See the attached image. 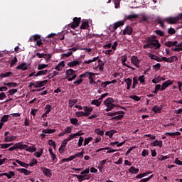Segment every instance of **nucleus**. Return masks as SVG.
Segmentation results:
<instances>
[{
    "mask_svg": "<svg viewBox=\"0 0 182 182\" xmlns=\"http://www.w3.org/2000/svg\"><path fill=\"white\" fill-rule=\"evenodd\" d=\"M16 144V149H18L19 150H23L28 147L26 144H22L21 143H17Z\"/></svg>",
    "mask_w": 182,
    "mask_h": 182,
    "instance_id": "c756f323",
    "label": "nucleus"
},
{
    "mask_svg": "<svg viewBox=\"0 0 182 182\" xmlns=\"http://www.w3.org/2000/svg\"><path fill=\"white\" fill-rule=\"evenodd\" d=\"M168 157L167 156H164V155H159L158 156V160L159 161H164V160H167Z\"/></svg>",
    "mask_w": 182,
    "mask_h": 182,
    "instance_id": "5fc2aeb1",
    "label": "nucleus"
},
{
    "mask_svg": "<svg viewBox=\"0 0 182 182\" xmlns=\"http://www.w3.org/2000/svg\"><path fill=\"white\" fill-rule=\"evenodd\" d=\"M177 41H168L164 43L165 46L168 48H171V46H176L177 45Z\"/></svg>",
    "mask_w": 182,
    "mask_h": 182,
    "instance_id": "2f4dec72",
    "label": "nucleus"
},
{
    "mask_svg": "<svg viewBox=\"0 0 182 182\" xmlns=\"http://www.w3.org/2000/svg\"><path fill=\"white\" fill-rule=\"evenodd\" d=\"M91 105H92L93 106H96L97 107H99V106H100V105H102V101H101V100H100V98H98L97 100L95 99L91 101Z\"/></svg>",
    "mask_w": 182,
    "mask_h": 182,
    "instance_id": "393cba45",
    "label": "nucleus"
},
{
    "mask_svg": "<svg viewBox=\"0 0 182 182\" xmlns=\"http://www.w3.org/2000/svg\"><path fill=\"white\" fill-rule=\"evenodd\" d=\"M95 133H96V134H98V136H105V131L101 130L99 128H97L95 129Z\"/></svg>",
    "mask_w": 182,
    "mask_h": 182,
    "instance_id": "49530a36",
    "label": "nucleus"
},
{
    "mask_svg": "<svg viewBox=\"0 0 182 182\" xmlns=\"http://www.w3.org/2000/svg\"><path fill=\"white\" fill-rule=\"evenodd\" d=\"M121 62H122L123 66H126L129 69H134V68H132V66H130L127 63H126V62H127V55H122L121 57Z\"/></svg>",
    "mask_w": 182,
    "mask_h": 182,
    "instance_id": "2eb2a0df",
    "label": "nucleus"
},
{
    "mask_svg": "<svg viewBox=\"0 0 182 182\" xmlns=\"http://www.w3.org/2000/svg\"><path fill=\"white\" fill-rule=\"evenodd\" d=\"M48 151L52 159V161H53L54 163H56V161H58V158L56 157V155L53 153V149H52V148H49Z\"/></svg>",
    "mask_w": 182,
    "mask_h": 182,
    "instance_id": "4be33fe9",
    "label": "nucleus"
},
{
    "mask_svg": "<svg viewBox=\"0 0 182 182\" xmlns=\"http://www.w3.org/2000/svg\"><path fill=\"white\" fill-rule=\"evenodd\" d=\"M16 162H17L18 164H19L20 166H21V167H25V168H28V167H29V165H28V164H26L24 162H22L21 161L19 160H16Z\"/></svg>",
    "mask_w": 182,
    "mask_h": 182,
    "instance_id": "09e8293b",
    "label": "nucleus"
},
{
    "mask_svg": "<svg viewBox=\"0 0 182 182\" xmlns=\"http://www.w3.org/2000/svg\"><path fill=\"white\" fill-rule=\"evenodd\" d=\"M58 75H59V72L58 71H53L51 73H49L47 76V77H48V79H52L53 77H55V76H58Z\"/></svg>",
    "mask_w": 182,
    "mask_h": 182,
    "instance_id": "de8ad7c7",
    "label": "nucleus"
},
{
    "mask_svg": "<svg viewBox=\"0 0 182 182\" xmlns=\"http://www.w3.org/2000/svg\"><path fill=\"white\" fill-rule=\"evenodd\" d=\"M48 144L49 146H51L52 147H53L54 150L56 149V143L52 139L48 140Z\"/></svg>",
    "mask_w": 182,
    "mask_h": 182,
    "instance_id": "bf43d9fd",
    "label": "nucleus"
},
{
    "mask_svg": "<svg viewBox=\"0 0 182 182\" xmlns=\"http://www.w3.org/2000/svg\"><path fill=\"white\" fill-rule=\"evenodd\" d=\"M174 52H181L182 51V47L181 46H178V44L176 45L175 48H172Z\"/></svg>",
    "mask_w": 182,
    "mask_h": 182,
    "instance_id": "69168bd1",
    "label": "nucleus"
},
{
    "mask_svg": "<svg viewBox=\"0 0 182 182\" xmlns=\"http://www.w3.org/2000/svg\"><path fill=\"white\" fill-rule=\"evenodd\" d=\"M151 146H153V147L158 146L160 149H161V147H163V141H159V140L156 139L154 141L151 143Z\"/></svg>",
    "mask_w": 182,
    "mask_h": 182,
    "instance_id": "a211bd4d",
    "label": "nucleus"
},
{
    "mask_svg": "<svg viewBox=\"0 0 182 182\" xmlns=\"http://www.w3.org/2000/svg\"><path fill=\"white\" fill-rule=\"evenodd\" d=\"M131 63L136 66V68H139V65H140V60L136 55H133L131 58Z\"/></svg>",
    "mask_w": 182,
    "mask_h": 182,
    "instance_id": "9b49d317",
    "label": "nucleus"
},
{
    "mask_svg": "<svg viewBox=\"0 0 182 182\" xmlns=\"http://www.w3.org/2000/svg\"><path fill=\"white\" fill-rule=\"evenodd\" d=\"M83 154H85V151H82L81 152H78L73 156V160H75V159H77V157H78L79 159L83 157Z\"/></svg>",
    "mask_w": 182,
    "mask_h": 182,
    "instance_id": "e433bc0d",
    "label": "nucleus"
},
{
    "mask_svg": "<svg viewBox=\"0 0 182 182\" xmlns=\"http://www.w3.org/2000/svg\"><path fill=\"white\" fill-rule=\"evenodd\" d=\"M80 23V18H74L73 23H70L65 26V31H67V32H69V30L71 29H75L79 26Z\"/></svg>",
    "mask_w": 182,
    "mask_h": 182,
    "instance_id": "7ed1b4c3",
    "label": "nucleus"
},
{
    "mask_svg": "<svg viewBox=\"0 0 182 182\" xmlns=\"http://www.w3.org/2000/svg\"><path fill=\"white\" fill-rule=\"evenodd\" d=\"M162 60H164V62H167L168 63H173V62H177V60H178V57L176 55L169 58L162 57Z\"/></svg>",
    "mask_w": 182,
    "mask_h": 182,
    "instance_id": "0eeeda50",
    "label": "nucleus"
},
{
    "mask_svg": "<svg viewBox=\"0 0 182 182\" xmlns=\"http://www.w3.org/2000/svg\"><path fill=\"white\" fill-rule=\"evenodd\" d=\"M124 116V112L117 111L116 112V115L112 118V120H120Z\"/></svg>",
    "mask_w": 182,
    "mask_h": 182,
    "instance_id": "f8f14e48",
    "label": "nucleus"
},
{
    "mask_svg": "<svg viewBox=\"0 0 182 182\" xmlns=\"http://www.w3.org/2000/svg\"><path fill=\"white\" fill-rule=\"evenodd\" d=\"M92 140H93L92 137L86 138L84 141V146H87V144L92 141Z\"/></svg>",
    "mask_w": 182,
    "mask_h": 182,
    "instance_id": "052dcab7",
    "label": "nucleus"
},
{
    "mask_svg": "<svg viewBox=\"0 0 182 182\" xmlns=\"http://www.w3.org/2000/svg\"><path fill=\"white\" fill-rule=\"evenodd\" d=\"M86 76H87V73H84L81 75H80L79 76V79L74 81V85H80V83H82V82H83V78L86 77Z\"/></svg>",
    "mask_w": 182,
    "mask_h": 182,
    "instance_id": "4468645a",
    "label": "nucleus"
},
{
    "mask_svg": "<svg viewBox=\"0 0 182 182\" xmlns=\"http://www.w3.org/2000/svg\"><path fill=\"white\" fill-rule=\"evenodd\" d=\"M14 140H16V136L11 135V136H6L4 138V141H6V143L9 141H14Z\"/></svg>",
    "mask_w": 182,
    "mask_h": 182,
    "instance_id": "bb28decb",
    "label": "nucleus"
},
{
    "mask_svg": "<svg viewBox=\"0 0 182 182\" xmlns=\"http://www.w3.org/2000/svg\"><path fill=\"white\" fill-rule=\"evenodd\" d=\"M50 110H52V106L50 105H47L45 107V113L42 115V117H48V114L50 113Z\"/></svg>",
    "mask_w": 182,
    "mask_h": 182,
    "instance_id": "f3484780",
    "label": "nucleus"
},
{
    "mask_svg": "<svg viewBox=\"0 0 182 182\" xmlns=\"http://www.w3.org/2000/svg\"><path fill=\"white\" fill-rule=\"evenodd\" d=\"M132 33H133L132 26H127L123 31V35H132Z\"/></svg>",
    "mask_w": 182,
    "mask_h": 182,
    "instance_id": "aec40b11",
    "label": "nucleus"
},
{
    "mask_svg": "<svg viewBox=\"0 0 182 182\" xmlns=\"http://www.w3.org/2000/svg\"><path fill=\"white\" fill-rule=\"evenodd\" d=\"M89 173H90V169L86 168L85 170L82 171L80 173V174H81V176H85V177H86V174H89Z\"/></svg>",
    "mask_w": 182,
    "mask_h": 182,
    "instance_id": "338daca9",
    "label": "nucleus"
},
{
    "mask_svg": "<svg viewBox=\"0 0 182 182\" xmlns=\"http://www.w3.org/2000/svg\"><path fill=\"white\" fill-rule=\"evenodd\" d=\"M137 16H139L137 14H129L128 16H126L124 17V19L126 21H127V20L132 21V19H136V18H137Z\"/></svg>",
    "mask_w": 182,
    "mask_h": 182,
    "instance_id": "c85d7f7f",
    "label": "nucleus"
},
{
    "mask_svg": "<svg viewBox=\"0 0 182 182\" xmlns=\"http://www.w3.org/2000/svg\"><path fill=\"white\" fill-rule=\"evenodd\" d=\"M74 177H77L79 182L84 181L85 176L83 175H74Z\"/></svg>",
    "mask_w": 182,
    "mask_h": 182,
    "instance_id": "3c124183",
    "label": "nucleus"
},
{
    "mask_svg": "<svg viewBox=\"0 0 182 182\" xmlns=\"http://www.w3.org/2000/svg\"><path fill=\"white\" fill-rule=\"evenodd\" d=\"M124 82H125L126 85H127V90H130V88L132 87V85L133 83V80L130 77L128 78H125L124 80Z\"/></svg>",
    "mask_w": 182,
    "mask_h": 182,
    "instance_id": "6ab92c4d",
    "label": "nucleus"
},
{
    "mask_svg": "<svg viewBox=\"0 0 182 182\" xmlns=\"http://www.w3.org/2000/svg\"><path fill=\"white\" fill-rule=\"evenodd\" d=\"M82 63V61L75 60L67 63L68 68H75V66H79Z\"/></svg>",
    "mask_w": 182,
    "mask_h": 182,
    "instance_id": "ddd939ff",
    "label": "nucleus"
},
{
    "mask_svg": "<svg viewBox=\"0 0 182 182\" xmlns=\"http://www.w3.org/2000/svg\"><path fill=\"white\" fill-rule=\"evenodd\" d=\"M75 134H71L70 135H69L66 139L65 141H70L71 140H73V139H75Z\"/></svg>",
    "mask_w": 182,
    "mask_h": 182,
    "instance_id": "0e129e2a",
    "label": "nucleus"
},
{
    "mask_svg": "<svg viewBox=\"0 0 182 182\" xmlns=\"http://www.w3.org/2000/svg\"><path fill=\"white\" fill-rule=\"evenodd\" d=\"M28 68L29 65L26 63H22L16 68V69L19 70H28Z\"/></svg>",
    "mask_w": 182,
    "mask_h": 182,
    "instance_id": "dca6fc26",
    "label": "nucleus"
},
{
    "mask_svg": "<svg viewBox=\"0 0 182 182\" xmlns=\"http://www.w3.org/2000/svg\"><path fill=\"white\" fill-rule=\"evenodd\" d=\"M165 134L167 136H170L171 137H173L174 136H181V132H166Z\"/></svg>",
    "mask_w": 182,
    "mask_h": 182,
    "instance_id": "473e14b6",
    "label": "nucleus"
},
{
    "mask_svg": "<svg viewBox=\"0 0 182 182\" xmlns=\"http://www.w3.org/2000/svg\"><path fill=\"white\" fill-rule=\"evenodd\" d=\"M49 65L48 64H38V70H43V69H46V68H48Z\"/></svg>",
    "mask_w": 182,
    "mask_h": 182,
    "instance_id": "ea45409f",
    "label": "nucleus"
},
{
    "mask_svg": "<svg viewBox=\"0 0 182 182\" xmlns=\"http://www.w3.org/2000/svg\"><path fill=\"white\" fill-rule=\"evenodd\" d=\"M41 171H42L43 174H44V176L46 177H52V170L46 168V167H41Z\"/></svg>",
    "mask_w": 182,
    "mask_h": 182,
    "instance_id": "6e6552de",
    "label": "nucleus"
},
{
    "mask_svg": "<svg viewBox=\"0 0 182 182\" xmlns=\"http://www.w3.org/2000/svg\"><path fill=\"white\" fill-rule=\"evenodd\" d=\"M67 77H68V82H72V80L76 79L77 75L75 74V71L73 69H68L65 72Z\"/></svg>",
    "mask_w": 182,
    "mask_h": 182,
    "instance_id": "39448f33",
    "label": "nucleus"
},
{
    "mask_svg": "<svg viewBox=\"0 0 182 182\" xmlns=\"http://www.w3.org/2000/svg\"><path fill=\"white\" fill-rule=\"evenodd\" d=\"M31 42H36V45L38 46H41L43 43H42V39H41V36L40 35H34L30 38Z\"/></svg>",
    "mask_w": 182,
    "mask_h": 182,
    "instance_id": "423d86ee",
    "label": "nucleus"
},
{
    "mask_svg": "<svg viewBox=\"0 0 182 182\" xmlns=\"http://www.w3.org/2000/svg\"><path fill=\"white\" fill-rule=\"evenodd\" d=\"M65 67V61L60 62L55 67V70H58V72L62 71L63 68Z\"/></svg>",
    "mask_w": 182,
    "mask_h": 182,
    "instance_id": "b1692460",
    "label": "nucleus"
},
{
    "mask_svg": "<svg viewBox=\"0 0 182 182\" xmlns=\"http://www.w3.org/2000/svg\"><path fill=\"white\" fill-rule=\"evenodd\" d=\"M146 45L144 46V49H160L161 48V45L159 40H156V37L155 36H151L147 37L144 40Z\"/></svg>",
    "mask_w": 182,
    "mask_h": 182,
    "instance_id": "f257e3e1",
    "label": "nucleus"
},
{
    "mask_svg": "<svg viewBox=\"0 0 182 182\" xmlns=\"http://www.w3.org/2000/svg\"><path fill=\"white\" fill-rule=\"evenodd\" d=\"M16 92H18V89H11L8 91L9 96H14Z\"/></svg>",
    "mask_w": 182,
    "mask_h": 182,
    "instance_id": "13d9d810",
    "label": "nucleus"
},
{
    "mask_svg": "<svg viewBox=\"0 0 182 182\" xmlns=\"http://www.w3.org/2000/svg\"><path fill=\"white\" fill-rule=\"evenodd\" d=\"M149 58H151V59H153L154 60H157V62H159V59H160L159 58V56H156L155 55H153L151 53H149L148 55Z\"/></svg>",
    "mask_w": 182,
    "mask_h": 182,
    "instance_id": "4d7b16f0",
    "label": "nucleus"
},
{
    "mask_svg": "<svg viewBox=\"0 0 182 182\" xmlns=\"http://www.w3.org/2000/svg\"><path fill=\"white\" fill-rule=\"evenodd\" d=\"M36 164H38V161L36 159H32L28 166H30V167H33Z\"/></svg>",
    "mask_w": 182,
    "mask_h": 182,
    "instance_id": "680f3d73",
    "label": "nucleus"
},
{
    "mask_svg": "<svg viewBox=\"0 0 182 182\" xmlns=\"http://www.w3.org/2000/svg\"><path fill=\"white\" fill-rule=\"evenodd\" d=\"M99 59V56L94 57L92 59H90L87 60H85L84 63L85 65H90V63H92V62H96Z\"/></svg>",
    "mask_w": 182,
    "mask_h": 182,
    "instance_id": "72a5a7b5",
    "label": "nucleus"
},
{
    "mask_svg": "<svg viewBox=\"0 0 182 182\" xmlns=\"http://www.w3.org/2000/svg\"><path fill=\"white\" fill-rule=\"evenodd\" d=\"M48 73V70H43L38 71L35 75V77H38V76H43V75H46Z\"/></svg>",
    "mask_w": 182,
    "mask_h": 182,
    "instance_id": "4c0bfd02",
    "label": "nucleus"
},
{
    "mask_svg": "<svg viewBox=\"0 0 182 182\" xmlns=\"http://www.w3.org/2000/svg\"><path fill=\"white\" fill-rule=\"evenodd\" d=\"M89 27V21L85 20L82 21V25L80 26L81 29H87Z\"/></svg>",
    "mask_w": 182,
    "mask_h": 182,
    "instance_id": "c9c22d12",
    "label": "nucleus"
},
{
    "mask_svg": "<svg viewBox=\"0 0 182 182\" xmlns=\"http://www.w3.org/2000/svg\"><path fill=\"white\" fill-rule=\"evenodd\" d=\"M137 85H139V79L137 78V77H134L133 78V83H132V88L136 89V86H137Z\"/></svg>",
    "mask_w": 182,
    "mask_h": 182,
    "instance_id": "37998d69",
    "label": "nucleus"
},
{
    "mask_svg": "<svg viewBox=\"0 0 182 182\" xmlns=\"http://www.w3.org/2000/svg\"><path fill=\"white\" fill-rule=\"evenodd\" d=\"M70 123L71 124H74V126H76L77 123H79V121L76 118H72L70 119Z\"/></svg>",
    "mask_w": 182,
    "mask_h": 182,
    "instance_id": "e2e57ef3",
    "label": "nucleus"
},
{
    "mask_svg": "<svg viewBox=\"0 0 182 182\" xmlns=\"http://www.w3.org/2000/svg\"><path fill=\"white\" fill-rule=\"evenodd\" d=\"M42 154H43V149L42 148L40 149V151H36L34 153V155L36 156V157H38V158L41 157Z\"/></svg>",
    "mask_w": 182,
    "mask_h": 182,
    "instance_id": "864d4df0",
    "label": "nucleus"
},
{
    "mask_svg": "<svg viewBox=\"0 0 182 182\" xmlns=\"http://www.w3.org/2000/svg\"><path fill=\"white\" fill-rule=\"evenodd\" d=\"M114 133H117V132L114 129L107 131L105 132V136H108L109 137V139H112V137H113V134H114Z\"/></svg>",
    "mask_w": 182,
    "mask_h": 182,
    "instance_id": "7c9ffc66",
    "label": "nucleus"
},
{
    "mask_svg": "<svg viewBox=\"0 0 182 182\" xmlns=\"http://www.w3.org/2000/svg\"><path fill=\"white\" fill-rule=\"evenodd\" d=\"M4 174L9 179H11V178H12V177L15 176V172H14V171H9V173H4Z\"/></svg>",
    "mask_w": 182,
    "mask_h": 182,
    "instance_id": "a19ab883",
    "label": "nucleus"
},
{
    "mask_svg": "<svg viewBox=\"0 0 182 182\" xmlns=\"http://www.w3.org/2000/svg\"><path fill=\"white\" fill-rule=\"evenodd\" d=\"M17 171H18V173H22L23 174H25V176H29L31 174L30 171H28L27 169H25L23 168H17Z\"/></svg>",
    "mask_w": 182,
    "mask_h": 182,
    "instance_id": "a878e982",
    "label": "nucleus"
},
{
    "mask_svg": "<svg viewBox=\"0 0 182 182\" xmlns=\"http://www.w3.org/2000/svg\"><path fill=\"white\" fill-rule=\"evenodd\" d=\"M97 66H96L95 68H94V69L95 70H97V69H98V70L100 71V72H103V69H104V68H105V62H103L102 60H100V59H98V60H97Z\"/></svg>",
    "mask_w": 182,
    "mask_h": 182,
    "instance_id": "1a4fd4ad",
    "label": "nucleus"
},
{
    "mask_svg": "<svg viewBox=\"0 0 182 182\" xmlns=\"http://www.w3.org/2000/svg\"><path fill=\"white\" fill-rule=\"evenodd\" d=\"M104 105L106 106V112H110L113 110L116 105H114V100L112 97H109L104 101Z\"/></svg>",
    "mask_w": 182,
    "mask_h": 182,
    "instance_id": "f03ea898",
    "label": "nucleus"
},
{
    "mask_svg": "<svg viewBox=\"0 0 182 182\" xmlns=\"http://www.w3.org/2000/svg\"><path fill=\"white\" fill-rule=\"evenodd\" d=\"M129 171L131 173V174H137V173H139V168H136L134 166H131L129 168Z\"/></svg>",
    "mask_w": 182,
    "mask_h": 182,
    "instance_id": "58836bf2",
    "label": "nucleus"
},
{
    "mask_svg": "<svg viewBox=\"0 0 182 182\" xmlns=\"http://www.w3.org/2000/svg\"><path fill=\"white\" fill-rule=\"evenodd\" d=\"M180 20L182 21V14H179L178 16L176 17H168L166 18V21L171 25L177 23Z\"/></svg>",
    "mask_w": 182,
    "mask_h": 182,
    "instance_id": "20e7f679",
    "label": "nucleus"
},
{
    "mask_svg": "<svg viewBox=\"0 0 182 182\" xmlns=\"http://www.w3.org/2000/svg\"><path fill=\"white\" fill-rule=\"evenodd\" d=\"M3 85L4 86H9V87H16L18 86L16 82H4Z\"/></svg>",
    "mask_w": 182,
    "mask_h": 182,
    "instance_id": "a18cd8bd",
    "label": "nucleus"
},
{
    "mask_svg": "<svg viewBox=\"0 0 182 182\" xmlns=\"http://www.w3.org/2000/svg\"><path fill=\"white\" fill-rule=\"evenodd\" d=\"M138 80L141 85H146V77L144 75L139 76Z\"/></svg>",
    "mask_w": 182,
    "mask_h": 182,
    "instance_id": "c03bdc74",
    "label": "nucleus"
},
{
    "mask_svg": "<svg viewBox=\"0 0 182 182\" xmlns=\"http://www.w3.org/2000/svg\"><path fill=\"white\" fill-rule=\"evenodd\" d=\"M173 80H170L164 82L161 87V91L166 90V89H167V87H168V86H170L171 85H173Z\"/></svg>",
    "mask_w": 182,
    "mask_h": 182,
    "instance_id": "9d476101",
    "label": "nucleus"
},
{
    "mask_svg": "<svg viewBox=\"0 0 182 182\" xmlns=\"http://www.w3.org/2000/svg\"><path fill=\"white\" fill-rule=\"evenodd\" d=\"M8 119H9V115H4L1 119V122L5 123L6 122H8Z\"/></svg>",
    "mask_w": 182,
    "mask_h": 182,
    "instance_id": "774afa93",
    "label": "nucleus"
},
{
    "mask_svg": "<svg viewBox=\"0 0 182 182\" xmlns=\"http://www.w3.org/2000/svg\"><path fill=\"white\" fill-rule=\"evenodd\" d=\"M48 83L47 80H41V81H36L35 84V87H42V86H45Z\"/></svg>",
    "mask_w": 182,
    "mask_h": 182,
    "instance_id": "412c9836",
    "label": "nucleus"
},
{
    "mask_svg": "<svg viewBox=\"0 0 182 182\" xmlns=\"http://www.w3.org/2000/svg\"><path fill=\"white\" fill-rule=\"evenodd\" d=\"M124 25V21L123 20L119 21L114 23V29L116 31L117 28H120V26H123Z\"/></svg>",
    "mask_w": 182,
    "mask_h": 182,
    "instance_id": "cd10ccee",
    "label": "nucleus"
},
{
    "mask_svg": "<svg viewBox=\"0 0 182 182\" xmlns=\"http://www.w3.org/2000/svg\"><path fill=\"white\" fill-rule=\"evenodd\" d=\"M14 144H0L1 149H8V147H11Z\"/></svg>",
    "mask_w": 182,
    "mask_h": 182,
    "instance_id": "6e6d98bb",
    "label": "nucleus"
},
{
    "mask_svg": "<svg viewBox=\"0 0 182 182\" xmlns=\"http://www.w3.org/2000/svg\"><path fill=\"white\" fill-rule=\"evenodd\" d=\"M26 151H29V153H35V151H36V147H35V146H27L26 148Z\"/></svg>",
    "mask_w": 182,
    "mask_h": 182,
    "instance_id": "79ce46f5",
    "label": "nucleus"
},
{
    "mask_svg": "<svg viewBox=\"0 0 182 182\" xmlns=\"http://www.w3.org/2000/svg\"><path fill=\"white\" fill-rule=\"evenodd\" d=\"M75 114H76L77 117H86V114H85V112H83V111L76 112Z\"/></svg>",
    "mask_w": 182,
    "mask_h": 182,
    "instance_id": "8fccbe9b",
    "label": "nucleus"
},
{
    "mask_svg": "<svg viewBox=\"0 0 182 182\" xmlns=\"http://www.w3.org/2000/svg\"><path fill=\"white\" fill-rule=\"evenodd\" d=\"M12 75L11 72H6L5 73H1L0 74V77L4 78V77H9Z\"/></svg>",
    "mask_w": 182,
    "mask_h": 182,
    "instance_id": "603ef678",
    "label": "nucleus"
},
{
    "mask_svg": "<svg viewBox=\"0 0 182 182\" xmlns=\"http://www.w3.org/2000/svg\"><path fill=\"white\" fill-rule=\"evenodd\" d=\"M84 113L85 114L86 117L93 112V108L90 107H83Z\"/></svg>",
    "mask_w": 182,
    "mask_h": 182,
    "instance_id": "5701e85b",
    "label": "nucleus"
},
{
    "mask_svg": "<svg viewBox=\"0 0 182 182\" xmlns=\"http://www.w3.org/2000/svg\"><path fill=\"white\" fill-rule=\"evenodd\" d=\"M163 109V106L161 105V106H157V105H155L153 108H152V110L153 112H154V113H160V112H161V109Z\"/></svg>",
    "mask_w": 182,
    "mask_h": 182,
    "instance_id": "f704fd0d",
    "label": "nucleus"
}]
</instances>
